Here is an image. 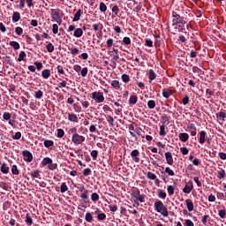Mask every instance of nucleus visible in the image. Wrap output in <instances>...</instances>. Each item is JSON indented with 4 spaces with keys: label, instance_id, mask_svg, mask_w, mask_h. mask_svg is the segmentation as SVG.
I'll return each instance as SVG.
<instances>
[{
    "label": "nucleus",
    "instance_id": "1",
    "mask_svg": "<svg viewBox=\"0 0 226 226\" xmlns=\"http://www.w3.org/2000/svg\"><path fill=\"white\" fill-rule=\"evenodd\" d=\"M154 207L155 211H157V213H160L162 216H164V218H167V216H169V209L167 208V207H165V205H163V202L160 200L155 201Z\"/></svg>",
    "mask_w": 226,
    "mask_h": 226
},
{
    "label": "nucleus",
    "instance_id": "2",
    "mask_svg": "<svg viewBox=\"0 0 226 226\" xmlns=\"http://www.w3.org/2000/svg\"><path fill=\"white\" fill-rule=\"evenodd\" d=\"M51 19L54 22H56L58 26L63 24V19L61 18V10L59 9H51Z\"/></svg>",
    "mask_w": 226,
    "mask_h": 226
},
{
    "label": "nucleus",
    "instance_id": "3",
    "mask_svg": "<svg viewBox=\"0 0 226 226\" xmlns=\"http://www.w3.org/2000/svg\"><path fill=\"white\" fill-rule=\"evenodd\" d=\"M172 17H173L172 26H177V24H181L182 26H185V24H186L185 18L181 17V15L177 14V12L173 11Z\"/></svg>",
    "mask_w": 226,
    "mask_h": 226
},
{
    "label": "nucleus",
    "instance_id": "4",
    "mask_svg": "<svg viewBox=\"0 0 226 226\" xmlns=\"http://www.w3.org/2000/svg\"><path fill=\"white\" fill-rule=\"evenodd\" d=\"M131 195L134 200H139V202H144V199H146V195L140 194L139 188H133Z\"/></svg>",
    "mask_w": 226,
    "mask_h": 226
},
{
    "label": "nucleus",
    "instance_id": "5",
    "mask_svg": "<svg viewBox=\"0 0 226 226\" xmlns=\"http://www.w3.org/2000/svg\"><path fill=\"white\" fill-rule=\"evenodd\" d=\"M92 99L96 102V103H103L105 102V97L102 92H94L92 94Z\"/></svg>",
    "mask_w": 226,
    "mask_h": 226
},
{
    "label": "nucleus",
    "instance_id": "6",
    "mask_svg": "<svg viewBox=\"0 0 226 226\" xmlns=\"http://www.w3.org/2000/svg\"><path fill=\"white\" fill-rule=\"evenodd\" d=\"M86 140V138L79 134L72 135V142L75 144L76 146H79V144H82Z\"/></svg>",
    "mask_w": 226,
    "mask_h": 226
},
{
    "label": "nucleus",
    "instance_id": "7",
    "mask_svg": "<svg viewBox=\"0 0 226 226\" xmlns=\"http://www.w3.org/2000/svg\"><path fill=\"white\" fill-rule=\"evenodd\" d=\"M4 121H8V124L14 128L15 126V121L11 120V114L8 112H4L3 115Z\"/></svg>",
    "mask_w": 226,
    "mask_h": 226
},
{
    "label": "nucleus",
    "instance_id": "8",
    "mask_svg": "<svg viewBox=\"0 0 226 226\" xmlns=\"http://www.w3.org/2000/svg\"><path fill=\"white\" fill-rule=\"evenodd\" d=\"M23 158L25 160V162H33V154H31V152L25 150L23 151Z\"/></svg>",
    "mask_w": 226,
    "mask_h": 226
},
{
    "label": "nucleus",
    "instance_id": "9",
    "mask_svg": "<svg viewBox=\"0 0 226 226\" xmlns=\"http://www.w3.org/2000/svg\"><path fill=\"white\" fill-rule=\"evenodd\" d=\"M165 158L168 165H174V159L172 158V153L166 152Z\"/></svg>",
    "mask_w": 226,
    "mask_h": 226
},
{
    "label": "nucleus",
    "instance_id": "10",
    "mask_svg": "<svg viewBox=\"0 0 226 226\" xmlns=\"http://www.w3.org/2000/svg\"><path fill=\"white\" fill-rule=\"evenodd\" d=\"M187 128L190 130L192 137L197 135V127H195V124H188Z\"/></svg>",
    "mask_w": 226,
    "mask_h": 226
},
{
    "label": "nucleus",
    "instance_id": "11",
    "mask_svg": "<svg viewBox=\"0 0 226 226\" xmlns=\"http://www.w3.org/2000/svg\"><path fill=\"white\" fill-rule=\"evenodd\" d=\"M68 120L72 123H79V117H77V115H75L74 113H69Z\"/></svg>",
    "mask_w": 226,
    "mask_h": 226
},
{
    "label": "nucleus",
    "instance_id": "12",
    "mask_svg": "<svg viewBox=\"0 0 226 226\" xmlns=\"http://www.w3.org/2000/svg\"><path fill=\"white\" fill-rule=\"evenodd\" d=\"M178 138L181 142H186L190 139V135L186 132H182L178 135Z\"/></svg>",
    "mask_w": 226,
    "mask_h": 226
},
{
    "label": "nucleus",
    "instance_id": "13",
    "mask_svg": "<svg viewBox=\"0 0 226 226\" xmlns=\"http://www.w3.org/2000/svg\"><path fill=\"white\" fill-rule=\"evenodd\" d=\"M216 117L217 119H219L220 121H225V117H226V112L225 110H221L220 112L216 113Z\"/></svg>",
    "mask_w": 226,
    "mask_h": 226
},
{
    "label": "nucleus",
    "instance_id": "14",
    "mask_svg": "<svg viewBox=\"0 0 226 226\" xmlns=\"http://www.w3.org/2000/svg\"><path fill=\"white\" fill-rule=\"evenodd\" d=\"M185 204L189 212L193 211V201H192V200L190 199L185 200Z\"/></svg>",
    "mask_w": 226,
    "mask_h": 226
},
{
    "label": "nucleus",
    "instance_id": "15",
    "mask_svg": "<svg viewBox=\"0 0 226 226\" xmlns=\"http://www.w3.org/2000/svg\"><path fill=\"white\" fill-rule=\"evenodd\" d=\"M82 16V10H78L73 18V22H79L80 20V17Z\"/></svg>",
    "mask_w": 226,
    "mask_h": 226
},
{
    "label": "nucleus",
    "instance_id": "16",
    "mask_svg": "<svg viewBox=\"0 0 226 226\" xmlns=\"http://www.w3.org/2000/svg\"><path fill=\"white\" fill-rule=\"evenodd\" d=\"M0 170L3 174H8L10 172V167L6 163H3Z\"/></svg>",
    "mask_w": 226,
    "mask_h": 226
},
{
    "label": "nucleus",
    "instance_id": "17",
    "mask_svg": "<svg viewBox=\"0 0 226 226\" xmlns=\"http://www.w3.org/2000/svg\"><path fill=\"white\" fill-rule=\"evenodd\" d=\"M82 34H84V31H82V28H77L74 31V36L75 38H80V36H82Z\"/></svg>",
    "mask_w": 226,
    "mask_h": 226
},
{
    "label": "nucleus",
    "instance_id": "18",
    "mask_svg": "<svg viewBox=\"0 0 226 226\" xmlns=\"http://www.w3.org/2000/svg\"><path fill=\"white\" fill-rule=\"evenodd\" d=\"M206 142V132L201 131L200 132V144H204Z\"/></svg>",
    "mask_w": 226,
    "mask_h": 226
},
{
    "label": "nucleus",
    "instance_id": "19",
    "mask_svg": "<svg viewBox=\"0 0 226 226\" xmlns=\"http://www.w3.org/2000/svg\"><path fill=\"white\" fill-rule=\"evenodd\" d=\"M135 130L136 129H135V126H133V124H129L130 134L132 135V137H134L137 139V134H135V132H135Z\"/></svg>",
    "mask_w": 226,
    "mask_h": 226
},
{
    "label": "nucleus",
    "instance_id": "20",
    "mask_svg": "<svg viewBox=\"0 0 226 226\" xmlns=\"http://www.w3.org/2000/svg\"><path fill=\"white\" fill-rule=\"evenodd\" d=\"M162 96L164 98H170V96H172V91L171 90H167V89H164L162 91Z\"/></svg>",
    "mask_w": 226,
    "mask_h": 226
},
{
    "label": "nucleus",
    "instance_id": "21",
    "mask_svg": "<svg viewBox=\"0 0 226 226\" xmlns=\"http://www.w3.org/2000/svg\"><path fill=\"white\" fill-rule=\"evenodd\" d=\"M11 47H12L14 49V50H19V49H20V44H19V42L15 41H11L10 42Z\"/></svg>",
    "mask_w": 226,
    "mask_h": 226
},
{
    "label": "nucleus",
    "instance_id": "22",
    "mask_svg": "<svg viewBox=\"0 0 226 226\" xmlns=\"http://www.w3.org/2000/svg\"><path fill=\"white\" fill-rule=\"evenodd\" d=\"M50 163H52V160L49 157H45L42 160L41 165H43V167L49 165Z\"/></svg>",
    "mask_w": 226,
    "mask_h": 226
},
{
    "label": "nucleus",
    "instance_id": "23",
    "mask_svg": "<svg viewBox=\"0 0 226 226\" xmlns=\"http://www.w3.org/2000/svg\"><path fill=\"white\" fill-rule=\"evenodd\" d=\"M111 86L112 87H114L115 89H120L121 88V84L119 83V80H113L111 82Z\"/></svg>",
    "mask_w": 226,
    "mask_h": 226
},
{
    "label": "nucleus",
    "instance_id": "24",
    "mask_svg": "<svg viewBox=\"0 0 226 226\" xmlns=\"http://www.w3.org/2000/svg\"><path fill=\"white\" fill-rule=\"evenodd\" d=\"M138 100H139V98L136 95L131 96L129 99L130 105H135V103H137Z\"/></svg>",
    "mask_w": 226,
    "mask_h": 226
},
{
    "label": "nucleus",
    "instance_id": "25",
    "mask_svg": "<svg viewBox=\"0 0 226 226\" xmlns=\"http://www.w3.org/2000/svg\"><path fill=\"white\" fill-rule=\"evenodd\" d=\"M41 75L43 77V79H49V77H50V70L49 69H45L42 71Z\"/></svg>",
    "mask_w": 226,
    "mask_h": 226
},
{
    "label": "nucleus",
    "instance_id": "26",
    "mask_svg": "<svg viewBox=\"0 0 226 226\" xmlns=\"http://www.w3.org/2000/svg\"><path fill=\"white\" fill-rule=\"evenodd\" d=\"M12 20H13V22H19V20H20V13L13 12Z\"/></svg>",
    "mask_w": 226,
    "mask_h": 226
},
{
    "label": "nucleus",
    "instance_id": "27",
    "mask_svg": "<svg viewBox=\"0 0 226 226\" xmlns=\"http://www.w3.org/2000/svg\"><path fill=\"white\" fill-rule=\"evenodd\" d=\"M159 135L161 137H165L167 135V132H165V125H161L160 126Z\"/></svg>",
    "mask_w": 226,
    "mask_h": 226
},
{
    "label": "nucleus",
    "instance_id": "28",
    "mask_svg": "<svg viewBox=\"0 0 226 226\" xmlns=\"http://www.w3.org/2000/svg\"><path fill=\"white\" fill-rule=\"evenodd\" d=\"M34 98H36V100H41V98H43V92L41 90L35 92Z\"/></svg>",
    "mask_w": 226,
    "mask_h": 226
},
{
    "label": "nucleus",
    "instance_id": "29",
    "mask_svg": "<svg viewBox=\"0 0 226 226\" xmlns=\"http://www.w3.org/2000/svg\"><path fill=\"white\" fill-rule=\"evenodd\" d=\"M148 79L149 80H154V79H156V74L154 73V71H153V69L149 70Z\"/></svg>",
    "mask_w": 226,
    "mask_h": 226
},
{
    "label": "nucleus",
    "instance_id": "30",
    "mask_svg": "<svg viewBox=\"0 0 226 226\" xmlns=\"http://www.w3.org/2000/svg\"><path fill=\"white\" fill-rule=\"evenodd\" d=\"M147 177L148 179H151L152 181H154V179H156V175L154 173H152L151 171H148L147 173Z\"/></svg>",
    "mask_w": 226,
    "mask_h": 226
},
{
    "label": "nucleus",
    "instance_id": "31",
    "mask_svg": "<svg viewBox=\"0 0 226 226\" xmlns=\"http://www.w3.org/2000/svg\"><path fill=\"white\" fill-rule=\"evenodd\" d=\"M85 220L86 222H88L89 223H91L93 222V215H91V213H87L85 216Z\"/></svg>",
    "mask_w": 226,
    "mask_h": 226
},
{
    "label": "nucleus",
    "instance_id": "32",
    "mask_svg": "<svg viewBox=\"0 0 226 226\" xmlns=\"http://www.w3.org/2000/svg\"><path fill=\"white\" fill-rule=\"evenodd\" d=\"M113 58L111 59V61H117V59H119V55L117 54L118 50L116 49H113Z\"/></svg>",
    "mask_w": 226,
    "mask_h": 226
},
{
    "label": "nucleus",
    "instance_id": "33",
    "mask_svg": "<svg viewBox=\"0 0 226 226\" xmlns=\"http://www.w3.org/2000/svg\"><path fill=\"white\" fill-rule=\"evenodd\" d=\"M91 200H93V202H96V201L100 200V196L98 195V193L94 192L91 195Z\"/></svg>",
    "mask_w": 226,
    "mask_h": 226
},
{
    "label": "nucleus",
    "instance_id": "34",
    "mask_svg": "<svg viewBox=\"0 0 226 226\" xmlns=\"http://www.w3.org/2000/svg\"><path fill=\"white\" fill-rule=\"evenodd\" d=\"M147 107L148 109H154V107H156V102L153 100L148 101Z\"/></svg>",
    "mask_w": 226,
    "mask_h": 226
},
{
    "label": "nucleus",
    "instance_id": "35",
    "mask_svg": "<svg viewBox=\"0 0 226 226\" xmlns=\"http://www.w3.org/2000/svg\"><path fill=\"white\" fill-rule=\"evenodd\" d=\"M44 146H45V147H52V146H54V141L46 139L44 141Z\"/></svg>",
    "mask_w": 226,
    "mask_h": 226
},
{
    "label": "nucleus",
    "instance_id": "36",
    "mask_svg": "<svg viewBox=\"0 0 226 226\" xmlns=\"http://www.w3.org/2000/svg\"><path fill=\"white\" fill-rule=\"evenodd\" d=\"M74 112H82V107L79 105L78 103L73 104Z\"/></svg>",
    "mask_w": 226,
    "mask_h": 226
},
{
    "label": "nucleus",
    "instance_id": "37",
    "mask_svg": "<svg viewBox=\"0 0 226 226\" xmlns=\"http://www.w3.org/2000/svg\"><path fill=\"white\" fill-rule=\"evenodd\" d=\"M11 173H12L14 176H19V169L17 168V165H13V166H12V168H11Z\"/></svg>",
    "mask_w": 226,
    "mask_h": 226
},
{
    "label": "nucleus",
    "instance_id": "38",
    "mask_svg": "<svg viewBox=\"0 0 226 226\" xmlns=\"http://www.w3.org/2000/svg\"><path fill=\"white\" fill-rule=\"evenodd\" d=\"M61 193H64V192H68V186L65 183H63L60 187Z\"/></svg>",
    "mask_w": 226,
    "mask_h": 226
},
{
    "label": "nucleus",
    "instance_id": "39",
    "mask_svg": "<svg viewBox=\"0 0 226 226\" xmlns=\"http://www.w3.org/2000/svg\"><path fill=\"white\" fill-rule=\"evenodd\" d=\"M217 177L219 179H223V177H225V171L223 170H219L217 173Z\"/></svg>",
    "mask_w": 226,
    "mask_h": 226
},
{
    "label": "nucleus",
    "instance_id": "40",
    "mask_svg": "<svg viewBox=\"0 0 226 226\" xmlns=\"http://www.w3.org/2000/svg\"><path fill=\"white\" fill-rule=\"evenodd\" d=\"M112 11L115 15V17H117V15L119 14V7L117 5H114L112 7Z\"/></svg>",
    "mask_w": 226,
    "mask_h": 226
},
{
    "label": "nucleus",
    "instance_id": "41",
    "mask_svg": "<svg viewBox=\"0 0 226 226\" xmlns=\"http://www.w3.org/2000/svg\"><path fill=\"white\" fill-rule=\"evenodd\" d=\"M15 33H16V34H18V36H20V35H22V33H24V29H22V27H20V26H17L15 28Z\"/></svg>",
    "mask_w": 226,
    "mask_h": 226
},
{
    "label": "nucleus",
    "instance_id": "42",
    "mask_svg": "<svg viewBox=\"0 0 226 226\" xmlns=\"http://www.w3.org/2000/svg\"><path fill=\"white\" fill-rule=\"evenodd\" d=\"M24 57H26V52L21 51L18 58L19 63H21V61H24Z\"/></svg>",
    "mask_w": 226,
    "mask_h": 226
},
{
    "label": "nucleus",
    "instance_id": "43",
    "mask_svg": "<svg viewBox=\"0 0 226 226\" xmlns=\"http://www.w3.org/2000/svg\"><path fill=\"white\" fill-rule=\"evenodd\" d=\"M46 49L48 52H54V44L49 42L48 45H46Z\"/></svg>",
    "mask_w": 226,
    "mask_h": 226
},
{
    "label": "nucleus",
    "instance_id": "44",
    "mask_svg": "<svg viewBox=\"0 0 226 226\" xmlns=\"http://www.w3.org/2000/svg\"><path fill=\"white\" fill-rule=\"evenodd\" d=\"M57 137H58V139H63V137H64V130L58 129L57 130Z\"/></svg>",
    "mask_w": 226,
    "mask_h": 226
},
{
    "label": "nucleus",
    "instance_id": "45",
    "mask_svg": "<svg viewBox=\"0 0 226 226\" xmlns=\"http://www.w3.org/2000/svg\"><path fill=\"white\" fill-rule=\"evenodd\" d=\"M192 188L190 187V185H186L184 189H183V192L184 193H190L192 192Z\"/></svg>",
    "mask_w": 226,
    "mask_h": 226
},
{
    "label": "nucleus",
    "instance_id": "46",
    "mask_svg": "<svg viewBox=\"0 0 226 226\" xmlns=\"http://www.w3.org/2000/svg\"><path fill=\"white\" fill-rule=\"evenodd\" d=\"M52 31L53 34H57V33H59V26H57V24H54Z\"/></svg>",
    "mask_w": 226,
    "mask_h": 226
},
{
    "label": "nucleus",
    "instance_id": "47",
    "mask_svg": "<svg viewBox=\"0 0 226 226\" xmlns=\"http://www.w3.org/2000/svg\"><path fill=\"white\" fill-rule=\"evenodd\" d=\"M87 193H89V191H85L83 193H81L80 197L84 200H87L89 199V196H87Z\"/></svg>",
    "mask_w": 226,
    "mask_h": 226
},
{
    "label": "nucleus",
    "instance_id": "48",
    "mask_svg": "<svg viewBox=\"0 0 226 226\" xmlns=\"http://www.w3.org/2000/svg\"><path fill=\"white\" fill-rule=\"evenodd\" d=\"M218 215L220 216V218H225L226 216V210L225 209H222L218 211Z\"/></svg>",
    "mask_w": 226,
    "mask_h": 226
},
{
    "label": "nucleus",
    "instance_id": "49",
    "mask_svg": "<svg viewBox=\"0 0 226 226\" xmlns=\"http://www.w3.org/2000/svg\"><path fill=\"white\" fill-rule=\"evenodd\" d=\"M122 80L123 82H130V76L128 74H123L122 75Z\"/></svg>",
    "mask_w": 226,
    "mask_h": 226
},
{
    "label": "nucleus",
    "instance_id": "50",
    "mask_svg": "<svg viewBox=\"0 0 226 226\" xmlns=\"http://www.w3.org/2000/svg\"><path fill=\"white\" fill-rule=\"evenodd\" d=\"M26 223H27V225H33V218H31L28 214L26 215Z\"/></svg>",
    "mask_w": 226,
    "mask_h": 226
},
{
    "label": "nucleus",
    "instance_id": "51",
    "mask_svg": "<svg viewBox=\"0 0 226 226\" xmlns=\"http://www.w3.org/2000/svg\"><path fill=\"white\" fill-rule=\"evenodd\" d=\"M123 43H124V45H130L132 43V40L130 37H124Z\"/></svg>",
    "mask_w": 226,
    "mask_h": 226
},
{
    "label": "nucleus",
    "instance_id": "52",
    "mask_svg": "<svg viewBox=\"0 0 226 226\" xmlns=\"http://www.w3.org/2000/svg\"><path fill=\"white\" fill-rule=\"evenodd\" d=\"M182 102L183 105H188V103H190V97H188V95H185V97L183 98Z\"/></svg>",
    "mask_w": 226,
    "mask_h": 226
},
{
    "label": "nucleus",
    "instance_id": "53",
    "mask_svg": "<svg viewBox=\"0 0 226 226\" xmlns=\"http://www.w3.org/2000/svg\"><path fill=\"white\" fill-rule=\"evenodd\" d=\"M31 177L34 179L36 177H40V170H35L31 173Z\"/></svg>",
    "mask_w": 226,
    "mask_h": 226
},
{
    "label": "nucleus",
    "instance_id": "54",
    "mask_svg": "<svg viewBox=\"0 0 226 226\" xmlns=\"http://www.w3.org/2000/svg\"><path fill=\"white\" fill-rule=\"evenodd\" d=\"M107 121H108L109 124H110V126H114V117L108 116Z\"/></svg>",
    "mask_w": 226,
    "mask_h": 226
},
{
    "label": "nucleus",
    "instance_id": "55",
    "mask_svg": "<svg viewBox=\"0 0 226 226\" xmlns=\"http://www.w3.org/2000/svg\"><path fill=\"white\" fill-rule=\"evenodd\" d=\"M20 137H22V133L20 132H18L15 133L14 136H12V139L14 140H19L20 139Z\"/></svg>",
    "mask_w": 226,
    "mask_h": 226
},
{
    "label": "nucleus",
    "instance_id": "56",
    "mask_svg": "<svg viewBox=\"0 0 226 226\" xmlns=\"http://www.w3.org/2000/svg\"><path fill=\"white\" fill-rule=\"evenodd\" d=\"M158 197L160 199H165L167 197V193L165 192H163V191H159Z\"/></svg>",
    "mask_w": 226,
    "mask_h": 226
},
{
    "label": "nucleus",
    "instance_id": "57",
    "mask_svg": "<svg viewBox=\"0 0 226 226\" xmlns=\"http://www.w3.org/2000/svg\"><path fill=\"white\" fill-rule=\"evenodd\" d=\"M167 190H168L169 195H174V186L173 185H169Z\"/></svg>",
    "mask_w": 226,
    "mask_h": 226
},
{
    "label": "nucleus",
    "instance_id": "58",
    "mask_svg": "<svg viewBox=\"0 0 226 226\" xmlns=\"http://www.w3.org/2000/svg\"><path fill=\"white\" fill-rule=\"evenodd\" d=\"M164 172H166V174H168L169 176H174V170H170V168L169 167L165 169Z\"/></svg>",
    "mask_w": 226,
    "mask_h": 226
},
{
    "label": "nucleus",
    "instance_id": "59",
    "mask_svg": "<svg viewBox=\"0 0 226 226\" xmlns=\"http://www.w3.org/2000/svg\"><path fill=\"white\" fill-rule=\"evenodd\" d=\"M180 152L182 153V154L185 155V154H188L189 150L186 147H183L180 148Z\"/></svg>",
    "mask_w": 226,
    "mask_h": 226
},
{
    "label": "nucleus",
    "instance_id": "60",
    "mask_svg": "<svg viewBox=\"0 0 226 226\" xmlns=\"http://www.w3.org/2000/svg\"><path fill=\"white\" fill-rule=\"evenodd\" d=\"M100 11H107V5L103 2L100 4Z\"/></svg>",
    "mask_w": 226,
    "mask_h": 226
},
{
    "label": "nucleus",
    "instance_id": "61",
    "mask_svg": "<svg viewBox=\"0 0 226 226\" xmlns=\"http://www.w3.org/2000/svg\"><path fill=\"white\" fill-rule=\"evenodd\" d=\"M49 170H56V169H57V164L56 163H50V164H49Z\"/></svg>",
    "mask_w": 226,
    "mask_h": 226
},
{
    "label": "nucleus",
    "instance_id": "62",
    "mask_svg": "<svg viewBox=\"0 0 226 226\" xmlns=\"http://www.w3.org/2000/svg\"><path fill=\"white\" fill-rule=\"evenodd\" d=\"M207 218H209V215H205L202 219H201V222L203 223V225H207Z\"/></svg>",
    "mask_w": 226,
    "mask_h": 226
},
{
    "label": "nucleus",
    "instance_id": "63",
    "mask_svg": "<svg viewBox=\"0 0 226 226\" xmlns=\"http://www.w3.org/2000/svg\"><path fill=\"white\" fill-rule=\"evenodd\" d=\"M185 226H195V225L193 224V222H192V220L187 219L185 220Z\"/></svg>",
    "mask_w": 226,
    "mask_h": 226
},
{
    "label": "nucleus",
    "instance_id": "64",
    "mask_svg": "<svg viewBox=\"0 0 226 226\" xmlns=\"http://www.w3.org/2000/svg\"><path fill=\"white\" fill-rule=\"evenodd\" d=\"M219 157L221 158V160H226V154L223 152H220Z\"/></svg>",
    "mask_w": 226,
    "mask_h": 226
}]
</instances>
